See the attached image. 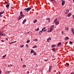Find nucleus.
Listing matches in <instances>:
<instances>
[{"label": "nucleus", "mask_w": 74, "mask_h": 74, "mask_svg": "<svg viewBox=\"0 0 74 74\" xmlns=\"http://www.w3.org/2000/svg\"><path fill=\"white\" fill-rule=\"evenodd\" d=\"M71 31L72 32V33L74 35V29L72 28L71 29Z\"/></svg>", "instance_id": "obj_7"}, {"label": "nucleus", "mask_w": 74, "mask_h": 74, "mask_svg": "<svg viewBox=\"0 0 74 74\" xmlns=\"http://www.w3.org/2000/svg\"><path fill=\"white\" fill-rule=\"evenodd\" d=\"M52 51H54V52H55V48H53V49H52Z\"/></svg>", "instance_id": "obj_28"}, {"label": "nucleus", "mask_w": 74, "mask_h": 74, "mask_svg": "<svg viewBox=\"0 0 74 74\" xmlns=\"http://www.w3.org/2000/svg\"><path fill=\"white\" fill-rule=\"evenodd\" d=\"M65 3V1H62V5H64Z\"/></svg>", "instance_id": "obj_5"}, {"label": "nucleus", "mask_w": 74, "mask_h": 74, "mask_svg": "<svg viewBox=\"0 0 74 74\" xmlns=\"http://www.w3.org/2000/svg\"><path fill=\"white\" fill-rule=\"evenodd\" d=\"M49 69H51V70H52V66H49Z\"/></svg>", "instance_id": "obj_24"}, {"label": "nucleus", "mask_w": 74, "mask_h": 74, "mask_svg": "<svg viewBox=\"0 0 74 74\" xmlns=\"http://www.w3.org/2000/svg\"><path fill=\"white\" fill-rule=\"evenodd\" d=\"M46 20H48L49 22H50V18H47L46 19Z\"/></svg>", "instance_id": "obj_16"}, {"label": "nucleus", "mask_w": 74, "mask_h": 74, "mask_svg": "<svg viewBox=\"0 0 74 74\" xmlns=\"http://www.w3.org/2000/svg\"><path fill=\"white\" fill-rule=\"evenodd\" d=\"M27 73H29V71H28L27 72Z\"/></svg>", "instance_id": "obj_59"}, {"label": "nucleus", "mask_w": 74, "mask_h": 74, "mask_svg": "<svg viewBox=\"0 0 74 74\" xmlns=\"http://www.w3.org/2000/svg\"><path fill=\"white\" fill-rule=\"evenodd\" d=\"M74 74V73H72L70 74Z\"/></svg>", "instance_id": "obj_57"}, {"label": "nucleus", "mask_w": 74, "mask_h": 74, "mask_svg": "<svg viewBox=\"0 0 74 74\" xmlns=\"http://www.w3.org/2000/svg\"><path fill=\"white\" fill-rule=\"evenodd\" d=\"M26 47H27V48H28V45L27 44V45H26Z\"/></svg>", "instance_id": "obj_39"}, {"label": "nucleus", "mask_w": 74, "mask_h": 74, "mask_svg": "<svg viewBox=\"0 0 74 74\" xmlns=\"http://www.w3.org/2000/svg\"><path fill=\"white\" fill-rule=\"evenodd\" d=\"M49 29H50L49 30H48V32H52V31L53 30V29H51V28H48V29L49 30Z\"/></svg>", "instance_id": "obj_3"}, {"label": "nucleus", "mask_w": 74, "mask_h": 74, "mask_svg": "<svg viewBox=\"0 0 74 74\" xmlns=\"http://www.w3.org/2000/svg\"><path fill=\"white\" fill-rule=\"evenodd\" d=\"M6 56V55H4V56H3V58H4V57H5Z\"/></svg>", "instance_id": "obj_40"}, {"label": "nucleus", "mask_w": 74, "mask_h": 74, "mask_svg": "<svg viewBox=\"0 0 74 74\" xmlns=\"http://www.w3.org/2000/svg\"><path fill=\"white\" fill-rule=\"evenodd\" d=\"M53 27H54V25H53L51 26L50 28L53 30Z\"/></svg>", "instance_id": "obj_11"}, {"label": "nucleus", "mask_w": 74, "mask_h": 74, "mask_svg": "<svg viewBox=\"0 0 74 74\" xmlns=\"http://www.w3.org/2000/svg\"><path fill=\"white\" fill-rule=\"evenodd\" d=\"M26 22V19H25L23 22V24H24V23H25Z\"/></svg>", "instance_id": "obj_10"}, {"label": "nucleus", "mask_w": 74, "mask_h": 74, "mask_svg": "<svg viewBox=\"0 0 74 74\" xmlns=\"http://www.w3.org/2000/svg\"><path fill=\"white\" fill-rule=\"evenodd\" d=\"M69 38L68 37H67L66 38H65L64 40L65 41H66L67 40H69Z\"/></svg>", "instance_id": "obj_9"}, {"label": "nucleus", "mask_w": 74, "mask_h": 74, "mask_svg": "<svg viewBox=\"0 0 74 74\" xmlns=\"http://www.w3.org/2000/svg\"><path fill=\"white\" fill-rule=\"evenodd\" d=\"M58 73H59V74H60V71H59L58 72Z\"/></svg>", "instance_id": "obj_53"}, {"label": "nucleus", "mask_w": 74, "mask_h": 74, "mask_svg": "<svg viewBox=\"0 0 74 74\" xmlns=\"http://www.w3.org/2000/svg\"><path fill=\"white\" fill-rule=\"evenodd\" d=\"M33 41H38V39H36L34 40Z\"/></svg>", "instance_id": "obj_30"}, {"label": "nucleus", "mask_w": 74, "mask_h": 74, "mask_svg": "<svg viewBox=\"0 0 74 74\" xmlns=\"http://www.w3.org/2000/svg\"><path fill=\"white\" fill-rule=\"evenodd\" d=\"M7 73L8 74H10L11 73V71H8Z\"/></svg>", "instance_id": "obj_32"}, {"label": "nucleus", "mask_w": 74, "mask_h": 74, "mask_svg": "<svg viewBox=\"0 0 74 74\" xmlns=\"http://www.w3.org/2000/svg\"><path fill=\"white\" fill-rule=\"evenodd\" d=\"M42 32H43V30H42V31H41L39 32V34H40V35H41V33H40V32H41V33H42Z\"/></svg>", "instance_id": "obj_23"}, {"label": "nucleus", "mask_w": 74, "mask_h": 74, "mask_svg": "<svg viewBox=\"0 0 74 74\" xmlns=\"http://www.w3.org/2000/svg\"><path fill=\"white\" fill-rule=\"evenodd\" d=\"M52 57L53 58H55V56H52Z\"/></svg>", "instance_id": "obj_45"}, {"label": "nucleus", "mask_w": 74, "mask_h": 74, "mask_svg": "<svg viewBox=\"0 0 74 74\" xmlns=\"http://www.w3.org/2000/svg\"><path fill=\"white\" fill-rule=\"evenodd\" d=\"M46 29V28L45 27H44V28H43L42 29V30H44V29Z\"/></svg>", "instance_id": "obj_35"}, {"label": "nucleus", "mask_w": 74, "mask_h": 74, "mask_svg": "<svg viewBox=\"0 0 74 74\" xmlns=\"http://www.w3.org/2000/svg\"><path fill=\"white\" fill-rule=\"evenodd\" d=\"M62 35H63V32H62Z\"/></svg>", "instance_id": "obj_49"}, {"label": "nucleus", "mask_w": 74, "mask_h": 74, "mask_svg": "<svg viewBox=\"0 0 74 74\" xmlns=\"http://www.w3.org/2000/svg\"><path fill=\"white\" fill-rule=\"evenodd\" d=\"M49 40H48V39H47V42H49Z\"/></svg>", "instance_id": "obj_60"}, {"label": "nucleus", "mask_w": 74, "mask_h": 74, "mask_svg": "<svg viewBox=\"0 0 74 74\" xmlns=\"http://www.w3.org/2000/svg\"><path fill=\"white\" fill-rule=\"evenodd\" d=\"M56 25H58L59 23V22L58 21H55Z\"/></svg>", "instance_id": "obj_6"}, {"label": "nucleus", "mask_w": 74, "mask_h": 74, "mask_svg": "<svg viewBox=\"0 0 74 74\" xmlns=\"http://www.w3.org/2000/svg\"><path fill=\"white\" fill-rule=\"evenodd\" d=\"M8 67H10V65H8Z\"/></svg>", "instance_id": "obj_50"}, {"label": "nucleus", "mask_w": 74, "mask_h": 74, "mask_svg": "<svg viewBox=\"0 0 74 74\" xmlns=\"http://www.w3.org/2000/svg\"><path fill=\"white\" fill-rule=\"evenodd\" d=\"M1 71H0V74H1Z\"/></svg>", "instance_id": "obj_55"}, {"label": "nucleus", "mask_w": 74, "mask_h": 74, "mask_svg": "<svg viewBox=\"0 0 74 74\" xmlns=\"http://www.w3.org/2000/svg\"><path fill=\"white\" fill-rule=\"evenodd\" d=\"M51 70H52V69H49V72H51Z\"/></svg>", "instance_id": "obj_29"}, {"label": "nucleus", "mask_w": 74, "mask_h": 74, "mask_svg": "<svg viewBox=\"0 0 74 74\" xmlns=\"http://www.w3.org/2000/svg\"><path fill=\"white\" fill-rule=\"evenodd\" d=\"M3 13H4V11L2 12H0V14H1H1H3Z\"/></svg>", "instance_id": "obj_22"}, {"label": "nucleus", "mask_w": 74, "mask_h": 74, "mask_svg": "<svg viewBox=\"0 0 74 74\" xmlns=\"http://www.w3.org/2000/svg\"><path fill=\"white\" fill-rule=\"evenodd\" d=\"M65 30H69V28L68 27H66L65 29Z\"/></svg>", "instance_id": "obj_20"}, {"label": "nucleus", "mask_w": 74, "mask_h": 74, "mask_svg": "<svg viewBox=\"0 0 74 74\" xmlns=\"http://www.w3.org/2000/svg\"><path fill=\"white\" fill-rule=\"evenodd\" d=\"M71 15V14L69 13L67 15V16L68 17H69V16H70Z\"/></svg>", "instance_id": "obj_12"}, {"label": "nucleus", "mask_w": 74, "mask_h": 74, "mask_svg": "<svg viewBox=\"0 0 74 74\" xmlns=\"http://www.w3.org/2000/svg\"><path fill=\"white\" fill-rule=\"evenodd\" d=\"M66 64L67 65V66H69V64L68 63H66Z\"/></svg>", "instance_id": "obj_38"}, {"label": "nucleus", "mask_w": 74, "mask_h": 74, "mask_svg": "<svg viewBox=\"0 0 74 74\" xmlns=\"http://www.w3.org/2000/svg\"><path fill=\"white\" fill-rule=\"evenodd\" d=\"M47 61H48V60H45V62H47Z\"/></svg>", "instance_id": "obj_54"}, {"label": "nucleus", "mask_w": 74, "mask_h": 74, "mask_svg": "<svg viewBox=\"0 0 74 74\" xmlns=\"http://www.w3.org/2000/svg\"><path fill=\"white\" fill-rule=\"evenodd\" d=\"M24 45H21V46H20V47L21 48H22L23 47H24Z\"/></svg>", "instance_id": "obj_31"}, {"label": "nucleus", "mask_w": 74, "mask_h": 74, "mask_svg": "<svg viewBox=\"0 0 74 74\" xmlns=\"http://www.w3.org/2000/svg\"><path fill=\"white\" fill-rule=\"evenodd\" d=\"M47 31V29H45L43 30V32H46Z\"/></svg>", "instance_id": "obj_44"}, {"label": "nucleus", "mask_w": 74, "mask_h": 74, "mask_svg": "<svg viewBox=\"0 0 74 74\" xmlns=\"http://www.w3.org/2000/svg\"><path fill=\"white\" fill-rule=\"evenodd\" d=\"M6 40L7 41H8V38H6Z\"/></svg>", "instance_id": "obj_56"}, {"label": "nucleus", "mask_w": 74, "mask_h": 74, "mask_svg": "<svg viewBox=\"0 0 74 74\" xmlns=\"http://www.w3.org/2000/svg\"><path fill=\"white\" fill-rule=\"evenodd\" d=\"M26 67V66L25 65H24L23 66V68H25Z\"/></svg>", "instance_id": "obj_18"}, {"label": "nucleus", "mask_w": 74, "mask_h": 74, "mask_svg": "<svg viewBox=\"0 0 74 74\" xmlns=\"http://www.w3.org/2000/svg\"><path fill=\"white\" fill-rule=\"evenodd\" d=\"M36 67H38V65H37V64H36Z\"/></svg>", "instance_id": "obj_43"}, {"label": "nucleus", "mask_w": 74, "mask_h": 74, "mask_svg": "<svg viewBox=\"0 0 74 74\" xmlns=\"http://www.w3.org/2000/svg\"><path fill=\"white\" fill-rule=\"evenodd\" d=\"M61 44H62V43L60 42L58 44V47H59L60 45H61Z\"/></svg>", "instance_id": "obj_13"}, {"label": "nucleus", "mask_w": 74, "mask_h": 74, "mask_svg": "<svg viewBox=\"0 0 74 74\" xmlns=\"http://www.w3.org/2000/svg\"><path fill=\"white\" fill-rule=\"evenodd\" d=\"M16 42V41H15L14 42H11V44H13V43H15V42Z\"/></svg>", "instance_id": "obj_33"}, {"label": "nucleus", "mask_w": 74, "mask_h": 74, "mask_svg": "<svg viewBox=\"0 0 74 74\" xmlns=\"http://www.w3.org/2000/svg\"><path fill=\"white\" fill-rule=\"evenodd\" d=\"M69 12V10L67 9V10H66V11H65V14H67V13H68Z\"/></svg>", "instance_id": "obj_4"}, {"label": "nucleus", "mask_w": 74, "mask_h": 74, "mask_svg": "<svg viewBox=\"0 0 74 74\" xmlns=\"http://www.w3.org/2000/svg\"><path fill=\"white\" fill-rule=\"evenodd\" d=\"M0 35L1 36H4V34H3L2 32H1V31H0Z\"/></svg>", "instance_id": "obj_8"}, {"label": "nucleus", "mask_w": 74, "mask_h": 74, "mask_svg": "<svg viewBox=\"0 0 74 74\" xmlns=\"http://www.w3.org/2000/svg\"><path fill=\"white\" fill-rule=\"evenodd\" d=\"M10 65L11 66H13V65H12V64H10Z\"/></svg>", "instance_id": "obj_52"}, {"label": "nucleus", "mask_w": 74, "mask_h": 74, "mask_svg": "<svg viewBox=\"0 0 74 74\" xmlns=\"http://www.w3.org/2000/svg\"><path fill=\"white\" fill-rule=\"evenodd\" d=\"M38 30H39V28H38L37 29H36V31H38Z\"/></svg>", "instance_id": "obj_41"}, {"label": "nucleus", "mask_w": 74, "mask_h": 74, "mask_svg": "<svg viewBox=\"0 0 74 74\" xmlns=\"http://www.w3.org/2000/svg\"><path fill=\"white\" fill-rule=\"evenodd\" d=\"M37 46H36V45H34V46L33 47V48H37Z\"/></svg>", "instance_id": "obj_21"}, {"label": "nucleus", "mask_w": 74, "mask_h": 74, "mask_svg": "<svg viewBox=\"0 0 74 74\" xmlns=\"http://www.w3.org/2000/svg\"><path fill=\"white\" fill-rule=\"evenodd\" d=\"M73 18H74V15H73Z\"/></svg>", "instance_id": "obj_51"}, {"label": "nucleus", "mask_w": 74, "mask_h": 74, "mask_svg": "<svg viewBox=\"0 0 74 74\" xmlns=\"http://www.w3.org/2000/svg\"><path fill=\"white\" fill-rule=\"evenodd\" d=\"M30 41V40H28L27 41V43H29V42Z\"/></svg>", "instance_id": "obj_34"}, {"label": "nucleus", "mask_w": 74, "mask_h": 74, "mask_svg": "<svg viewBox=\"0 0 74 74\" xmlns=\"http://www.w3.org/2000/svg\"><path fill=\"white\" fill-rule=\"evenodd\" d=\"M69 44H73V42H72L70 41L69 42Z\"/></svg>", "instance_id": "obj_27"}, {"label": "nucleus", "mask_w": 74, "mask_h": 74, "mask_svg": "<svg viewBox=\"0 0 74 74\" xmlns=\"http://www.w3.org/2000/svg\"><path fill=\"white\" fill-rule=\"evenodd\" d=\"M6 7L7 8H8V7H9V6H10V5L9 4H7L6 5Z\"/></svg>", "instance_id": "obj_15"}, {"label": "nucleus", "mask_w": 74, "mask_h": 74, "mask_svg": "<svg viewBox=\"0 0 74 74\" xmlns=\"http://www.w3.org/2000/svg\"><path fill=\"white\" fill-rule=\"evenodd\" d=\"M33 54L34 55H36V52H34H34Z\"/></svg>", "instance_id": "obj_25"}, {"label": "nucleus", "mask_w": 74, "mask_h": 74, "mask_svg": "<svg viewBox=\"0 0 74 74\" xmlns=\"http://www.w3.org/2000/svg\"><path fill=\"white\" fill-rule=\"evenodd\" d=\"M33 74H34V73H33Z\"/></svg>", "instance_id": "obj_64"}, {"label": "nucleus", "mask_w": 74, "mask_h": 74, "mask_svg": "<svg viewBox=\"0 0 74 74\" xmlns=\"http://www.w3.org/2000/svg\"><path fill=\"white\" fill-rule=\"evenodd\" d=\"M5 4H8V3L7 2H6V1H5Z\"/></svg>", "instance_id": "obj_42"}, {"label": "nucleus", "mask_w": 74, "mask_h": 74, "mask_svg": "<svg viewBox=\"0 0 74 74\" xmlns=\"http://www.w3.org/2000/svg\"><path fill=\"white\" fill-rule=\"evenodd\" d=\"M57 20H58V18H56V19L54 20V22H56V21H57Z\"/></svg>", "instance_id": "obj_36"}, {"label": "nucleus", "mask_w": 74, "mask_h": 74, "mask_svg": "<svg viewBox=\"0 0 74 74\" xmlns=\"http://www.w3.org/2000/svg\"><path fill=\"white\" fill-rule=\"evenodd\" d=\"M51 1H53L54 2H55V0H51Z\"/></svg>", "instance_id": "obj_46"}, {"label": "nucleus", "mask_w": 74, "mask_h": 74, "mask_svg": "<svg viewBox=\"0 0 74 74\" xmlns=\"http://www.w3.org/2000/svg\"><path fill=\"white\" fill-rule=\"evenodd\" d=\"M34 51H33V49H32L31 51V53H34Z\"/></svg>", "instance_id": "obj_14"}, {"label": "nucleus", "mask_w": 74, "mask_h": 74, "mask_svg": "<svg viewBox=\"0 0 74 74\" xmlns=\"http://www.w3.org/2000/svg\"><path fill=\"white\" fill-rule=\"evenodd\" d=\"M62 1H64L63 0H61Z\"/></svg>", "instance_id": "obj_62"}, {"label": "nucleus", "mask_w": 74, "mask_h": 74, "mask_svg": "<svg viewBox=\"0 0 74 74\" xmlns=\"http://www.w3.org/2000/svg\"><path fill=\"white\" fill-rule=\"evenodd\" d=\"M0 16H1V17H2V16H2V15H1V14H0Z\"/></svg>", "instance_id": "obj_47"}, {"label": "nucleus", "mask_w": 74, "mask_h": 74, "mask_svg": "<svg viewBox=\"0 0 74 74\" xmlns=\"http://www.w3.org/2000/svg\"><path fill=\"white\" fill-rule=\"evenodd\" d=\"M37 22V20H35L34 22V23H35Z\"/></svg>", "instance_id": "obj_19"}, {"label": "nucleus", "mask_w": 74, "mask_h": 74, "mask_svg": "<svg viewBox=\"0 0 74 74\" xmlns=\"http://www.w3.org/2000/svg\"><path fill=\"white\" fill-rule=\"evenodd\" d=\"M7 4H10V3H7Z\"/></svg>", "instance_id": "obj_61"}, {"label": "nucleus", "mask_w": 74, "mask_h": 74, "mask_svg": "<svg viewBox=\"0 0 74 74\" xmlns=\"http://www.w3.org/2000/svg\"><path fill=\"white\" fill-rule=\"evenodd\" d=\"M30 10H32V8H30L28 7L27 8H25L24 10L27 12H28L29 11H30Z\"/></svg>", "instance_id": "obj_2"}, {"label": "nucleus", "mask_w": 74, "mask_h": 74, "mask_svg": "<svg viewBox=\"0 0 74 74\" xmlns=\"http://www.w3.org/2000/svg\"><path fill=\"white\" fill-rule=\"evenodd\" d=\"M56 47V45H53L51 46L52 47Z\"/></svg>", "instance_id": "obj_26"}, {"label": "nucleus", "mask_w": 74, "mask_h": 74, "mask_svg": "<svg viewBox=\"0 0 74 74\" xmlns=\"http://www.w3.org/2000/svg\"><path fill=\"white\" fill-rule=\"evenodd\" d=\"M20 14V15L19 16L18 18L19 20L21 19L23 17H24L25 16V15H23V13L21 11Z\"/></svg>", "instance_id": "obj_1"}, {"label": "nucleus", "mask_w": 74, "mask_h": 74, "mask_svg": "<svg viewBox=\"0 0 74 74\" xmlns=\"http://www.w3.org/2000/svg\"><path fill=\"white\" fill-rule=\"evenodd\" d=\"M21 61H23V60H22V59L21 58Z\"/></svg>", "instance_id": "obj_58"}, {"label": "nucleus", "mask_w": 74, "mask_h": 74, "mask_svg": "<svg viewBox=\"0 0 74 74\" xmlns=\"http://www.w3.org/2000/svg\"><path fill=\"white\" fill-rule=\"evenodd\" d=\"M29 33L30 32H27L24 33V34H26V35H27V34H29Z\"/></svg>", "instance_id": "obj_17"}, {"label": "nucleus", "mask_w": 74, "mask_h": 74, "mask_svg": "<svg viewBox=\"0 0 74 74\" xmlns=\"http://www.w3.org/2000/svg\"><path fill=\"white\" fill-rule=\"evenodd\" d=\"M1 41H2V42H4V41L3 40H1Z\"/></svg>", "instance_id": "obj_48"}, {"label": "nucleus", "mask_w": 74, "mask_h": 74, "mask_svg": "<svg viewBox=\"0 0 74 74\" xmlns=\"http://www.w3.org/2000/svg\"><path fill=\"white\" fill-rule=\"evenodd\" d=\"M47 40H51V38H49L48 39H47Z\"/></svg>", "instance_id": "obj_37"}, {"label": "nucleus", "mask_w": 74, "mask_h": 74, "mask_svg": "<svg viewBox=\"0 0 74 74\" xmlns=\"http://www.w3.org/2000/svg\"><path fill=\"white\" fill-rule=\"evenodd\" d=\"M73 2L74 3V0H73Z\"/></svg>", "instance_id": "obj_63"}]
</instances>
